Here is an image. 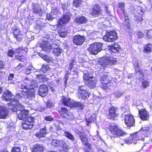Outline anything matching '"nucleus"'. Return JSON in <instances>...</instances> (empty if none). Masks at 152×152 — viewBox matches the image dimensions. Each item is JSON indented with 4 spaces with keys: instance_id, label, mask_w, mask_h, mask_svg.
<instances>
[{
    "instance_id": "f257e3e1",
    "label": "nucleus",
    "mask_w": 152,
    "mask_h": 152,
    "mask_svg": "<svg viewBox=\"0 0 152 152\" xmlns=\"http://www.w3.org/2000/svg\"><path fill=\"white\" fill-rule=\"evenodd\" d=\"M2 98L3 100L10 102L8 104V107L13 112L22 108L21 104L19 103V101L16 98H13L12 93L9 91L6 90L2 94Z\"/></svg>"
},
{
    "instance_id": "f03ea898",
    "label": "nucleus",
    "mask_w": 152,
    "mask_h": 152,
    "mask_svg": "<svg viewBox=\"0 0 152 152\" xmlns=\"http://www.w3.org/2000/svg\"><path fill=\"white\" fill-rule=\"evenodd\" d=\"M142 131L144 132V134H149L152 132V126H150L148 127H142L140 131L131 135L129 139V142L130 143H136V142L134 141L138 140H141L143 141L145 139L144 138L145 135L142 134L141 133Z\"/></svg>"
},
{
    "instance_id": "7ed1b4c3",
    "label": "nucleus",
    "mask_w": 152,
    "mask_h": 152,
    "mask_svg": "<svg viewBox=\"0 0 152 152\" xmlns=\"http://www.w3.org/2000/svg\"><path fill=\"white\" fill-rule=\"evenodd\" d=\"M109 129L111 132V138L113 140L115 137L123 136L125 134L124 132L119 129L118 126L115 124L110 125Z\"/></svg>"
},
{
    "instance_id": "20e7f679",
    "label": "nucleus",
    "mask_w": 152,
    "mask_h": 152,
    "mask_svg": "<svg viewBox=\"0 0 152 152\" xmlns=\"http://www.w3.org/2000/svg\"><path fill=\"white\" fill-rule=\"evenodd\" d=\"M23 122V127L26 130L30 129L33 127L34 122V119L33 117L30 115L27 116Z\"/></svg>"
},
{
    "instance_id": "39448f33",
    "label": "nucleus",
    "mask_w": 152,
    "mask_h": 152,
    "mask_svg": "<svg viewBox=\"0 0 152 152\" xmlns=\"http://www.w3.org/2000/svg\"><path fill=\"white\" fill-rule=\"evenodd\" d=\"M117 61L116 58L110 57H104L100 60V64L103 67H109L114 64Z\"/></svg>"
},
{
    "instance_id": "423d86ee",
    "label": "nucleus",
    "mask_w": 152,
    "mask_h": 152,
    "mask_svg": "<svg viewBox=\"0 0 152 152\" xmlns=\"http://www.w3.org/2000/svg\"><path fill=\"white\" fill-rule=\"evenodd\" d=\"M102 45L101 43H94L90 45L88 50L92 54H97L102 50Z\"/></svg>"
},
{
    "instance_id": "0eeeda50",
    "label": "nucleus",
    "mask_w": 152,
    "mask_h": 152,
    "mask_svg": "<svg viewBox=\"0 0 152 152\" xmlns=\"http://www.w3.org/2000/svg\"><path fill=\"white\" fill-rule=\"evenodd\" d=\"M90 94L88 90L84 89L83 86H79L77 92V95L79 99H87Z\"/></svg>"
},
{
    "instance_id": "6e6552de",
    "label": "nucleus",
    "mask_w": 152,
    "mask_h": 152,
    "mask_svg": "<svg viewBox=\"0 0 152 152\" xmlns=\"http://www.w3.org/2000/svg\"><path fill=\"white\" fill-rule=\"evenodd\" d=\"M117 37L115 31H110L106 33V35L103 37V39L105 41L113 42L115 41Z\"/></svg>"
},
{
    "instance_id": "1a4fd4ad",
    "label": "nucleus",
    "mask_w": 152,
    "mask_h": 152,
    "mask_svg": "<svg viewBox=\"0 0 152 152\" xmlns=\"http://www.w3.org/2000/svg\"><path fill=\"white\" fill-rule=\"evenodd\" d=\"M123 116H125L124 118L125 123L127 127H131L133 126L135 124V119L132 115L123 114Z\"/></svg>"
},
{
    "instance_id": "9d476101",
    "label": "nucleus",
    "mask_w": 152,
    "mask_h": 152,
    "mask_svg": "<svg viewBox=\"0 0 152 152\" xmlns=\"http://www.w3.org/2000/svg\"><path fill=\"white\" fill-rule=\"evenodd\" d=\"M102 10L99 5H95L90 10V14L94 17H97L102 14Z\"/></svg>"
},
{
    "instance_id": "9b49d317",
    "label": "nucleus",
    "mask_w": 152,
    "mask_h": 152,
    "mask_svg": "<svg viewBox=\"0 0 152 152\" xmlns=\"http://www.w3.org/2000/svg\"><path fill=\"white\" fill-rule=\"evenodd\" d=\"M21 106L22 107V108H20V110H18L15 112H17L18 118L20 120H24L26 117L28 115V111L27 110L24 109L23 106H22L21 105Z\"/></svg>"
},
{
    "instance_id": "f8f14e48",
    "label": "nucleus",
    "mask_w": 152,
    "mask_h": 152,
    "mask_svg": "<svg viewBox=\"0 0 152 152\" xmlns=\"http://www.w3.org/2000/svg\"><path fill=\"white\" fill-rule=\"evenodd\" d=\"M108 49L109 52L111 53L113 56H116L117 54L119 52L120 47L117 44H113L111 45L108 46Z\"/></svg>"
},
{
    "instance_id": "ddd939ff",
    "label": "nucleus",
    "mask_w": 152,
    "mask_h": 152,
    "mask_svg": "<svg viewBox=\"0 0 152 152\" xmlns=\"http://www.w3.org/2000/svg\"><path fill=\"white\" fill-rule=\"evenodd\" d=\"M108 118L110 119H113L117 116L119 114L118 107L112 106L109 110Z\"/></svg>"
},
{
    "instance_id": "4468645a",
    "label": "nucleus",
    "mask_w": 152,
    "mask_h": 152,
    "mask_svg": "<svg viewBox=\"0 0 152 152\" xmlns=\"http://www.w3.org/2000/svg\"><path fill=\"white\" fill-rule=\"evenodd\" d=\"M138 114L140 118L142 120L147 121L149 118V113L145 109L139 110Z\"/></svg>"
},
{
    "instance_id": "2eb2a0df",
    "label": "nucleus",
    "mask_w": 152,
    "mask_h": 152,
    "mask_svg": "<svg viewBox=\"0 0 152 152\" xmlns=\"http://www.w3.org/2000/svg\"><path fill=\"white\" fill-rule=\"evenodd\" d=\"M100 82L103 84V86L105 87H108V85L110 84V80L108 77L107 73H102L100 76Z\"/></svg>"
},
{
    "instance_id": "dca6fc26",
    "label": "nucleus",
    "mask_w": 152,
    "mask_h": 152,
    "mask_svg": "<svg viewBox=\"0 0 152 152\" xmlns=\"http://www.w3.org/2000/svg\"><path fill=\"white\" fill-rule=\"evenodd\" d=\"M71 18V15L68 12L64 13L62 17L59 20L58 23L59 25H62L67 23L69 20Z\"/></svg>"
},
{
    "instance_id": "f3484780",
    "label": "nucleus",
    "mask_w": 152,
    "mask_h": 152,
    "mask_svg": "<svg viewBox=\"0 0 152 152\" xmlns=\"http://www.w3.org/2000/svg\"><path fill=\"white\" fill-rule=\"evenodd\" d=\"M84 36L80 35H77L73 37V42L75 45H82L85 41Z\"/></svg>"
},
{
    "instance_id": "a211bd4d",
    "label": "nucleus",
    "mask_w": 152,
    "mask_h": 152,
    "mask_svg": "<svg viewBox=\"0 0 152 152\" xmlns=\"http://www.w3.org/2000/svg\"><path fill=\"white\" fill-rule=\"evenodd\" d=\"M51 144L54 146H60L63 147L64 149H65L67 147V144L65 141L62 140H53L51 142Z\"/></svg>"
},
{
    "instance_id": "6ab92c4d",
    "label": "nucleus",
    "mask_w": 152,
    "mask_h": 152,
    "mask_svg": "<svg viewBox=\"0 0 152 152\" xmlns=\"http://www.w3.org/2000/svg\"><path fill=\"white\" fill-rule=\"evenodd\" d=\"M43 127L41 128L39 131L37 132L35 134L36 137L39 138L44 137L47 132L46 125L43 124Z\"/></svg>"
},
{
    "instance_id": "aec40b11",
    "label": "nucleus",
    "mask_w": 152,
    "mask_h": 152,
    "mask_svg": "<svg viewBox=\"0 0 152 152\" xmlns=\"http://www.w3.org/2000/svg\"><path fill=\"white\" fill-rule=\"evenodd\" d=\"M48 91V87L45 84L41 85L39 87L38 94L42 97L45 96Z\"/></svg>"
},
{
    "instance_id": "412c9836",
    "label": "nucleus",
    "mask_w": 152,
    "mask_h": 152,
    "mask_svg": "<svg viewBox=\"0 0 152 152\" xmlns=\"http://www.w3.org/2000/svg\"><path fill=\"white\" fill-rule=\"evenodd\" d=\"M39 46L42 49L45 51H49L52 47L50 44L46 41H42L40 44Z\"/></svg>"
},
{
    "instance_id": "4be33fe9",
    "label": "nucleus",
    "mask_w": 152,
    "mask_h": 152,
    "mask_svg": "<svg viewBox=\"0 0 152 152\" xmlns=\"http://www.w3.org/2000/svg\"><path fill=\"white\" fill-rule=\"evenodd\" d=\"M58 12L59 11L56 7L53 8L52 9L50 13L47 15V18L49 20H52L56 17V15Z\"/></svg>"
},
{
    "instance_id": "5701e85b",
    "label": "nucleus",
    "mask_w": 152,
    "mask_h": 152,
    "mask_svg": "<svg viewBox=\"0 0 152 152\" xmlns=\"http://www.w3.org/2000/svg\"><path fill=\"white\" fill-rule=\"evenodd\" d=\"M32 12L37 16H40L42 13V11L40 6L36 4L33 5Z\"/></svg>"
},
{
    "instance_id": "b1692460",
    "label": "nucleus",
    "mask_w": 152,
    "mask_h": 152,
    "mask_svg": "<svg viewBox=\"0 0 152 152\" xmlns=\"http://www.w3.org/2000/svg\"><path fill=\"white\" fill-rule=\"evenodd\" d=\"M88 19L84 16H77L75 20V22L78 25L85 24L86 23Z\"/></svg>"
},
{
    "instance_id": "393cba45",
    "label": "nucleus",
    "mask_w": 152,
    "mask_h": 152,
    "mask_svg": "<svg viewBox=\"0 0 152 152\" xmlns=\"http://www.w3.org/2000/svg\"><path fill=\"white\" fill-rule=\"evenodd\" d=\"M44 147L42 144H37L34 145L32 148V152H43Z\"/></svg>"
},
{
    "instance_id": "a878e982",
    "label": "nucleus",
    "mask_w": 152,
    "mask_h": 152,
    "mask_svg": "<svg viewBox=\"0 0 152 152\" xmlns=\"http://www.w3.org/2000/svg\"><path fill=\"white\" fill-rule=\"evenodd\" d=\"M8 111L6 108L4 107H0V118L4 119L8 115Z\"/></svg>"
},
{
    "instance_id": "bb28decb",
    "label": "nucleus",
    "mask_w": 152,
    "mask_h": 152,
    "mask_svg": "<svg viewBox=\"0 0 152 152\" xmlns=\"http://www.w3.org/2000/svg\"><path fill=\"white\" fill-rule=\"evenodd\" d=\"M83 78L84 82H85V81H88L92 79H94V78L93 77L92 74L90 73L88 71H84L83 72Z\"/></svg>"
},
{
    "instance_id": "cd10ccee",
    "label": "nucleus",
    "mask_w": 152,
    "mask_h": 152,
    "mask_svg": "<svg viewBox=\"0 0 152 152\" xmlns=\"http://www.w3.org/2000/svg\"><path fill=\"white\" fill-rule=\"evenodd\" d=\"M26 95L27 97L29 99H32L35 97V91L34 89L28 88L27 90Z\"/></svg>"
},
{
    "instance_id": "c85d7f7f",
    "label": "nucleus",
    "mask_w": 152,
    "mask_h": 152,
    "mask_svg": "<svg viewBox=\"0 0 152 152\" xmlns=\"http://www.w3.org/2000/svg\"><path fill=\"white\" fill-rule=\"evenodd\" d=\"M85 83L90 88H93L96 86V82L94 78L90 79L88 81H85Z\"/></svg>"
},
{
    "instance_id": "c756f323",
    "label": "nucleus",
    "mask_w": 152,
    "mask_h": 152,
    "mask_svg": "<svg viewBox=\"0 0 152 152\" xmlns=\"http://www.w3.org/2000/svg\"><path fill=\"white\" fill-rule=\"evenodd\" d=\"M36 78L37 80L40 83L47 81L48 80L45 75L42 74L37 75Z\"/></svg>"
},
{
    "instance_id": "7c9ffc66",
    "label": "nucleus",
    "mask_w": 152,
    "mask_h": 152,
    "mask_svg": "<svg viewBox=\"0 0 152 152\" xmlns=\"http://www.w3.org/2000/svg\"><path fill=\"white\" fill-rule=\"evenodd\" d=\"M72 101L71 100L67 98H64L63 99L62 102L63 104L65 105L72 107Z\"/></svg>"
},
{
    "instance_id": "2f4dec72",
    "label": "nucleus",
    "mask_w": 152,
    "mask_h": 152,
    "mask_svg": "<svg viewBox=\"0 0 152 152\" xmlns=\"http://www.w3.org/2000/svg\"><path fill=\"white\" fill-rule=\"evenodd\" d=\"M64 135L68 139L71 140L72 141H75V138L73 135L70 132L67 131H64Z\"/></svg>"
},
{
    "instance_id": "473e14b6",
    "label": "nucleus",
    "mask_w": 152,
    "mask_h": 152,
    "mask_svg": "<svg viewBox=\"0 0 152 152\" xmlns=\"http://www.w3.org/2000/svg\"><path fill=\"white\" fill-rule=\"evenodd\" d=\"M44 37L47 39L48 41H50L53 40L55 38L54 34L51 32H49L48 34H45Z\"/></svg>"
},
{
    "instance_id": "72a5a7b5",
    "label": "nucleus",
    "mask_w": 152,
    "mask_h": 152,
    "mask_svg": "<svg viewBox=\"0 0 152 152\" xmlns=\"http://www.w3.org/2000/svg\"><path fill=\"white\" fill-rule=\"evenodd\" d=\"M29 85H26V83H18V88L21 89V91H23V89H27L28 88Z\"/></svg>"
},
{
    "instance_id": "f704fd0d",
    "label": "nucleus",
    "mask_w": 152,
    "mask_h": 152,
    "mask_svg": "<svg viewBox=\"0 0 152 152\" xmlns=\"http://www.w3.org/2000/svg\"><path fill=\"white\" fill-rule=\"evenodd\" d=\"M38 86L37 83L35 80H31L29 85L28 88L34 89Z\"/></svg>"
},
{
    "instance_id": "c9c22d12",
    "label": "nucleus",
    "mask_w": 152,
    "mask_h": 152,
    "mask_svg": "<svg viewBox=\"0 0 152 152\" xmlns=\"http://www.w3.org/2000/svg\"><path fill=\"white\" fill-rule=\"evenodd\" d=\"M63 52V50L60 48H55L53 50L54 54L57 56L60 55Z\"/></svg>"
},
{
    "instance_id": "e433bc0d",
    "label": "nucleus",
    "mask_w": 152,
    "mask_h": 152,
    "mask_svg": "<svg viewBox=\"0 0 152 152\" xmlns=\"http://www.w3.org/2000/svg\"><path fill=\"white\" fill-rule=\"evenodd\" d=\"M67 109L66 108L62 107L61 110L59 111V113L62 117L64 118L67 116Z\"/></svg>"
},
{
    "instance_id": "4c0bfd02",
    "label": "nucleus",
    "mask_w": 152,
    "mask_h": 152,
    "mask_svg": "<svg viewBox=\"0 0 152 152\" xmlns=\"http://www.w3.org/2000/svg\"><path fill=\"white\" fill-rule=\"evenodd\" d=\"M72 107H78L80 108L81 109L83 110L84 107V106L81 103L76 102H72Z\"/></svg>"
},
{
    "instance_id": "58836bf2",
    "label": "nucleus",
    "mask_w": 152,
    "mask_h": 152,
    "mask_svg": "<svg viewBox=\"0 0 152 152\" xmlns=\"http://www.w3.org/2000/svg\"><path fill=\"white\" fill-rule=\"evenodd\" d=\"M59 36L62 37H65L67 36L68 31L65 30L61 29L58 32Z\"/></svg>"
},
{
    "instance_id": "ea45409f",
    "label": "nucleus",
    "mask_w": 152,
    "mask_h": 152,
    "mask_svg": "<svg viewBox=\"0 0 152 152\" xmlns=\"http://www.w3.org/2000/svg\"><path fill=\"white\" fill-rule=\"evenodd\" d=\"M79 136L83 144L87 142L88 140L85 135L80 134L79 135Z\"/></svg>"
},
{
    "instance_id": "a19ab883",
    "label": "nucleus",
    "mask_w": 152,
    "mask_h": 152,
    "mask_svg": "<svg viewBox=\"0 0 152 152\" xmlns=\"http://www.w3.org/2000/svg\"><path fill=\"white\" fill-rule=\"evenodd\" d=\"M151 45L148 44L145 45L144 48V52L145 53H149L151 50Z\"/></svg>"
},
{
    "instance_id": "79ce46f5",
    "label": "nucleus",
    "mask_w": 152,
    "mask_h": 152,
    "mask_svg": "<svg viewBox=\"0 0 152 152\" xmlns=\"http://www.w3.org/2000/svg\"><path fill=\"white\" fill-rule=\"evenodd\" d=\"M144 10L140 6L138 7L136 10L138 14L141 16H143L144 15Z\"/></svg>"
},
{
    "instance_id": "37998d69",
    "label": "nucleus",
    "mask_w": 152,
    "mask_h": 152,
    "mask_svg": "<svg viewBox=\"0 0 152 152\" xmlns=\"http://www.w3.org/2000/svg\"><path fill=\"white\" fill-rule=\"evenodd\" d=\"M149 84V82L147 80L142 81L141 83L142 86L144 89L148 87Z\"/></svg>"
},
{
    "instance_id": "c03bdc74",
    "label": "nucleus",
    "mask_w": 152,
    "mask_h": 152,
    "mask_svg": "<svg viewBox=\"0 0 152 152\" xmlns=\"http://www.w3.org/2000/svg\"><path fill=\"white\" fill-rule=\"evenodd\" d=\"M46 107L47 108H51L54 106L53 102L50 99H49L46 103Z\"/></svg>"
},
{
    "instance_id": "a18cd8bd",
    "label": "nucleus",
    "mask_w": 152,
    "mask_h": 152,
    "mask_svg": "<svg viewBox=\"0 0 152 152\" xmlns=\"http://www.w3.org/2000/svg\"><path fill=\"white\" fill-rule=\"evenodd\" d=\"M134 65L135 68V71L136 72V73H138L141 70L139 67L138 63L135 62V64L134 63Z\"/></svg>"
},
{
    "instance_id": "49530a36",
    "label": "nucleus",
    "mask_w": 152,
    "mask_h": 152,
    "mask_svg": "<svg viewBox=\"0 0 152 152\" xmlns=\"http://www.w3.org/2000/svg\"><path fill=\"white\" fill-rule=\"evenodd\" d=\"M34 68L32 66H29L26 69V73L27 74L31 73L34 69Z\"/></svg>"
},
{
    "instance_id": "de8ad7c7",
    "label": "nucleus",
    "mask_w": 152,
    "mask_h": 152,
    "mask_svg": "<svg viewBox=\"0 0 152 152\" xmlns=\"http://www.w3.org/2000/svg\"><path fill=\"white\" fill-rule=\"evenodd\" d=\"M86 120L87 122L86 124L88 126L90 123L94 121V120H95V118H94L92 116H91L89 118H86Z\"/></svg>"
},
{
    "instance_id": "09e8293b",
    "label": "nucleus",
    "mask_w": 152,
    "mask_h": 152,
    "mask_svg": "<svg viewBox=\"0 0 152 152\" xmlns=\"http://www.w3.org/2000/svg\"><path fill=\"white\" fill-rule=\"evenodd\" d=\"M81 3V0H74L73 2V5L76 7H79Z\"/></svg>"
},
{
    "instance_id": "8fccbe9b",
    "label": "nucleus",
    "mask_w": 152,
    "mask_h": 152,
    "mask_svg": "<svg viewBox=\"0 0 152 152\" xmlns=\"http://www.w3.org/2000/svg\"><path fill=\"white\" fill-rule=\"evenodd\" d=\"M49 66L47 65H43L41 68L39 70H41V71L45 73L49 69Z\"/></svg>"
},
{
    "instance_id": "3c124183",
    "label": "nucleus",
    "mask_w": 152,
    "mask_h": 152,
    "mask_svg": "<svg viewBox=\"0 0 152 152\" xmlns=\"http://www.w3.org/2000/svg\"><path fill=\"white\" fill-rule=\"evenodd\" d=\"M104 10L105 13H110L111 12V10L109 7L108 4H105L104 5Z\"/></svg>"
},
{
    "instance_id": "603ef678",
    "label": "nucleus",
    "mask_w": 152,
    "mask_h": 152,
    "mask_svg": "<svg viewBox=\"0 0 152 152\" xmlns=\"http://www.w3.org/2000/svg\"><path fill=\"white\" fill-rule=\"evenodd\" d=\"M123 94V93L119 91H116L114 92V95L117 98H119Z\"/></svg>"
},
{
    "instance_id": "864d4df0",
    "label": "nucleus",
    "mask_w": 152,
    "mask_h": 152,
    "mask_svg": "<svg viewBox=\"0 0 152 152\" xmlns=\"http://www.w3.org/2000/svg\"><path fill=\"white\" fill-rule=\"evenodd\" d=\"M118 6L121 11H123L125 10V4L123 2H119L118 4Z\"/></svg>"
},
{
    "instance_id": "5fc2aeb1",
    "label": "nucleus",
    "mask_w": 152,
    "mask_h": 152,
    "mask_svg": "<svg viewBox=\"0 0 152 152\" xmlns=\"http://www.w3.org/2000/svg\"><path fill=\"white\" fill-rule=\"evenodd\" d=\"M11 152H22V151L19 147L15 146L12 148Z\"/></svg>"
},
{
    "instance_id": "6e6d98bb",
    "label": "nucleus",
    "mask_w": 152,
    "mask_h": 152,
    "mask_svg": "<svg viewBox=\"0 0 152 152\" xmlns=\"http://www.w3.org/2000/svg\"><path fill=\"white\" fill-rule=\"evenodd\" d=\"M53 120V118L51 115L47 116L44 117V120L47 121L51 122Z\"/></svg>"
},
{
    "instance_id": "4d7b16f0",
    "label": "nucleus",
    "mask_w": 152,
    "mask_h": 152,
    "mask_svg": "<svg viewBox=\"0 0 152 152\" xmlns=\"http://www.w3.org/2000/svg\"><path fill=\"white\" fill-rule=\"evenodd\" d=\"M22 80L23 82V83H26V85H29L30 83L31 80L29 79L28 78L26 77L23 78Z\"/></svg>"
},
{
    "instance_id": "13d9d810",
    "label": "nucleus",
    "mask_w": 152,
    "mask_h": 152,
    "mask_svg": "<svg viewBox=\"0 0 152 152\" xmlns=\"http://www.w3.org/2000/svg\"><path fill=\"white\" fill-rule=\"evenodd\" d=\"M142 16L138 15H136L135 16V20L138 22H141L143 20L142 18Z\"/></svg>"
},
{
    "instance_id": "bf43d9fd",
    "label": "nucleus",
    "mask_w": 152,
    "mask_h": 152,
    "mask_svg": "<svg viewBox=\"0 0 152 152\" xmlns=\"http://www.w3.org/2000/svg\"><path fill=\"white\" fill-rule=\"evenodd\" d=\"M13 36L18 42H20L22 40V36L21 34H18L17 36Z\"/></svg>"
},
{
    "instance_id": "052dcab7",
    "label": "nucleus",
    "mask_w": 152,
    "mask_h": 152,
    "mask_svg": "<svg viewBox=\"0 0 152 152\" xmlns=\"http://www.w3.org/2000/svg\"><path fill=\"white\" fill-rule=\"evenodd\" d=\"M62 8L64 10V12L65 13V12H68V10L67 9V5H66L65 4H61Z\"/></svg>"
},
{
    "instance_id": "680f3d73",
    "label": "nucleus",
    "mask_w": 152,
    "mask_h": 152,
    "mask_svg": "<svg viewBox=\"0 0 152 152\" xmlns=\"http://www.w3.org/2000/svg\"><path fill=\"white\" fill-rule=\"evenodd\" d=\"M42 57L47 62H49L50 61L49 57L45 55H42Z\"/></svg>"
},
{
    "instance_id": "e2e57ef3",
    "label": "nucleus",
    "mask_w": 152,
    "mask_h": 152,
    "mask_svg": "<svg viewBox=\"0 0 152 152\" xmlns=\"http://www.w3.org/2000/svg\"><path fill=\"white\" fill-rule=\"evenodd\" d=\"M40 21L38 20L36 21V24H37L36 26H35V29H36L38 31L41 29V26L40 25Z\"/></svg>"
},
{
    "instance_id": "0e129e2a",
    "label": "nucleus",
    "mask_w": 152,
    "mask_h": 152,
    "mask_svg": "<svg viewBox=\"0 0 152 152\" xmlns=\"http://www.w3.org/2000/svg\"><path fill=\"white\" fill-rule=\"evenodd\" d=\"M14 51L13 50L10 49L8 50L7 55L10 57H12L14 53Z\"/></svg>"
},
{
    "instance_id": "69168bd1",
    "label": "nucleus",
    "mask_w": 152,
    "mask_h": 152,
    "mask_svg": "<svg viewBox=\"0 0 152 152\" xmlns=\"http://www.w3.org/2000/svg\"><path fill=\"white\" fill-rule=\"evenodd\" d=\"M64 118H67L70 121H71L74 119V117L73 115L70 114V115H68L67 114V116L66 117Z\"/></svg>"
},
{
    "instance_id": "338daca9",
    "label": "nucleus",
    "mask_w": 152,
    "mask_h": 152,
    "mask_svg": "<svg viewBox=\"0 0 152 152\" xmlns=\"http://www.w3.org/2000/svg\"><path fill=\"white\" fill-rule=\"evenodd\" d=\"M13 32L14 36H17V35L20 34L19 30L17 28L15 29L13 31Z\"/></svg>"
},
{
    "instance_id": "774afa93",
    "label": "nucleus",
    "mask_w": 152,
    "mask_h": 152,
    "mask_svg": "<svg viewBox=\"0 0 152 152\" xmlns=\"http://www.w3.org/2000/svg\"><path fill=\"white\" fill-rule=\"evenodd\" d=\"M74 64H72V63H70L69 66L67 68V70H66L68 72H69L70 71L72 68L73 67Z\"/></svg>"
}]
</instances>
